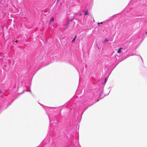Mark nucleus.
Wrapping results in <instances>:
<instances>
[{"label":"nucleus","instance_id":"8","mask_svg":"<svg viewBox=\"0 0 147 147\" xmlns=\"http://www.w3.org/2000/svg\"><path fill=\"white\" fill-rule=\"evenodd\" d=\"M102 24V22H101L100 23V24Z\"/></svg>","mask_w":147,"mask_h":147},{"label":"nucleus","instance_id":"10","mask_svg":"<svg viewBox=\"0 0 147 147\" xmlns=\"http://www.w3.org/2000/svg\"><path fill=\"white\" fill-rule=\"evenodd\" d=\"M100 24V23H98V25H99Z\"/></svg>","mask_w":147,"mask_h":147},{"label":"nucleus","instance_id":"9","mask_svg":"<svg viewBox=\"0 0 147 147\" xmlns=\"http://www.w3.org/2000/svg\"><path fill=\"white\" fill-rule=\"evenodd\" d=\"M16 42H18V40H16L15 41Z\"/></svg>","mask_w":147,"mask_h":147},{"label":"nucleus","instance_id":"1","mask_svg":"<svg viewBox=\"0 0 147 147\" xmlns=\"http://www.w3.org/2000/svg\"><path fill=\"white\" fill-rule=\"evenodd\" d=\"M69 24V21H68L67 23L66 24L64 25V28L65 29H67L68 27Z\"/></svg>","mask_w":147,"mask_h":147},{"label":"nucleus","instance_id":"2","mask_svg":"<svg viewBox=\"0 0 147 147\" xmlns=\"http://www.w3.org/2000/svg\"><path fill=\"white\" fill-rule=\"evenodd\" d=\"M122 48H119L117 51V52L118 53H120L121 52V50L122 49Z\"/></svg>","mask_w":147,"mask_h":147},{"label":"nucleus","instance_id":"6","mask_svg":"<svg viewBox=\"0 0 147 147\" xmlns=\"http://www.w3.org/2000/svg\"><path fill=\"white\" fill-rule=\"evenodd\" d=\"M76 35L75 36V37L73 39V40H72V42H74L75 40V39H76Z\"/></svg>","mask_w":147,"mask_h":147},{"label":"nucleus","instance_id":"12","mask_svg":"<svg viewBox=\"0 0 147 147\" xmlns=\"http://www.w3.org/2000/svg\"><path fill=\"white\" fill-rule=\"evenodd\" d=\"M146 34H147V31L146 32Z\"/></svg>","mask_w":147,"mask_h":147},{"label":"nucleus","instance_id":"11","mask_svg":"<svg viewBox=\"0 0 147 147\" xmlns=\"http://www.w3.org/2000/svg\"><path fill=\"white\" fill-rule=\"evenodd\" d=\"M105 81H106V78H105Z\"/></svg>","mask_w":147,"mask_h":147},{"label":"nucleus","instance_id":"4","mask_svg":"<svg viewBox=\"0 0 147 147\" xmlns=\"http://www.w3.org/2000/svg\"><path fill=\"white\" fill-rule=\"evenodd\" d=\"M88 10H87V9H86V10H85L84 15L85 16H86V15H88Z\"/></svg>","mask_w":147,"mask_h":147},{"label":"nucleus","instance_id":"5","mask_svg":"<svg viewBox=\"0 0 147 147\" xmlns=\"http://www.w3.org/2000/svg\"><path fill=\"white\" fill-rule=\"evenodd\" d=\"M109 41V40L107 39V38H106L105 39V40H104V43H107L108 41Z\"/></svg>","mask_w":147,"mask_h":147},{"label":"nucleus","instance_id":"13","mask_svg":"<svg viewBox=\"0 0 147 147\" xmlns=\"http://www.w3.org/2000/svg\"><path fill=\"white\" fill-rule=\"evenodd\" d=\"M0 92H1V91L0 90Z\"/></svg>","mask_w":147,"mask_h":147},{"label":"nucleus","instance_id":"3","mask_svg":"<svg viewBox=\"0 0 147 147\" xmlns=\"http://www.w3.org/2000/svg\"><path fill=\"white\" fill-rule=\"evenodd\" d=\"M54 20V18H52L50 19L49 21V24H51V22L53 21Z\"/></svg>","mask_w":147,"mask_h":147},{"label":"nucleus","instance_id":"7","mask_svg":"<svg viewBox=\"0 0 147 147\" xmlns=\"http://www.w3.org/2000/svg\"><path fill=\"white\" fill-rule=\"evenodd\" d=\"M74 19V16H73V17H72V19H71V20H70V21H71L73 20V19Z\"/></svg>","mask_w":147,"mask_h":147}]
</instances>
